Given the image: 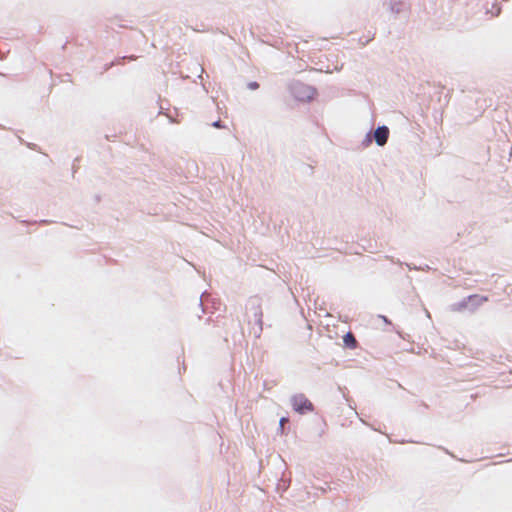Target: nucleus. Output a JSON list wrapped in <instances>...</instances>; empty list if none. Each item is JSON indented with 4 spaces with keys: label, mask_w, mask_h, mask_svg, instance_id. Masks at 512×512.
I'll use <instances>...</instances> for the list:
<instances>
[{
    "label": "nucleus",
    "mask_w": 512,
    "mask_h": 512,
    "mask_svg": "<svg viewBox=\"0 0 512 512\" xmlns=\"http://www.w3.org/2000/svg\"><path fill=\"white\" fill-rule=\"evenodd\" d=\"M291 403L293 409L298 413H306L313 411V404L303 394H298L292 397Z\"/></svg>",
    "instance_id": "f257e3e1"
},
{
    "label": "nucleus",
    "mask_w": 512,
    "mask_h": 512,
    "mask_svg": "<svg viewBox=\"0 0 512 512\" xmlns=\"http://www.w3.org/2000/svg\"><path fill=\"white\" fill-rule=\"evenodd\" d=\"M388 136H389V130L385 126L378 127L375 130L374 137H375L376 143L379 146H383L384 144H386V142L388 140Z\"/></svg>",
    "instance_id": "f03ea898"
},
{
    "label": "nucleus",
    "mask_w": 512,
    "mask_h": 512,
    "mask_svg": "<svg viewBox=\"0 0 512 512\" xmlns=\"http://www.w3.org/2000/svg\"><path fill=\"white\" fill-rule=\"evenodd\" d=\"M344 345L350 349L357 348V340L352 332H348L343 336Z\"/></svg>",
    "instance_id": "7ed1b4c3"
},
{
    "label": "nucleus",
    "mask_w": 512,
    "mask_h": 512,
    "mask_svg": "<svg viewBox=\"0 0 512 512\" xmlns=\"http://www.w3.org/2000/svg\"><path fill=\"white\" fill-rule=\"evenodd\" d=\"M258 87H259V84H258L257 82H251V83H249V88H250V89L255 90V89H257Z\"/></svg>",
    "instance_id": "20e7f679"
},
{
    "label": "nucleus",
    "mask_w": 512,
    "mask_h": 512,
    "mask_svg": "<svg viewBox=\"0 0 512 512\" xmlns=\"http://www.w3.org/2000/svg\"><path fill=\"white\" fill-rule=\"evenodd\" d=\"M287 422H288V418H286V417H282V418L280 419V426H281V428H283V427H284V424H285V423H287Z\"/></svg>",
    "instance_id": "39448f33"
},
{
    "label": "nucleus",
    "mask_w": 512,
    "mask_h": 512,
    "mask_svg": "<svg viewBox=\"0 0 512 512\" xmlns=\"http://www.w3.org/2000/svg\"><path fill=\"white\" fill-rule=\"evenodd\" d=\"M213 126H214V127H217V128H220V127H221V125H220V122H219V121L214 122V123H213Z\"/></svg>",
    "instance_id": "423d86ee"
}]
</instances>
